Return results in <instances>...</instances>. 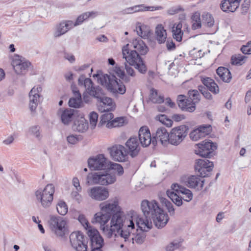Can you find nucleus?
I'll return each mask as SVG.
<instances>
[{"instance_id":"nucleus-1","label":"nucleus","mask_w":251,"mask_h":251,"mask_svg":"<svg viewBox=\"0 0 251 251\" xmlns=\"http://www.w3.org/2000/svg\"><path fill=\"white\" fill-rule=\"evenodd\" d=\"M135 230V223L133 219L126 220L123 212L114 214L111 219L110 226L103 227V232L110 238L113 233L122 241L128 242L130 239V232Z\"/></svg>"},{"instance_id":"nucleus-2","label":"nucleus","mask_w":251,"mask_h":251,"mask_svg":"<svg viewBox=\"0 0 251 251\" xmlns=\"http://www.w3.org/2000/svg\"><path fill=\"white\" fill-rule=\"evenodd\" d=\"M98 82L105 87L113 95H123L126 93V88L123 83L118 79L115 75H97Z\"/></svg>"},{"instance_id":"nucleus-3","label":"nucleus","mask_w":251,"mask_h":251,"mask_svg":"<svg viewBox=\"0 0 251 251\" xmlns=\"http://www.w3.org/2000/svg\"><path fill=\"white\" fill-rule=\"evenodd\" d=\"M106 170L104 172L89 174L86 183L88 185L96 184L103 186L114 183L117 180L115 173L109 169Z\"/></svg>"},{"instance_id":"nucleus-4","label":"nucleus","mask_w":251,"mask_h":251,"mask_svg":"<svg viewBox=\"0 0 251 251\" xmlns=\"http://www.w3.org/2000/svg\"><path fill=\"white\" fill-rule=\"evenodd\" d=\"M129 44H127L122 48V54L126 62L134 66L141 74H145L147 68L141 57V54L129 49Z\"/></svg>"},{"instance_id":"nucleus-5","label":"nucleus","mask_w":251,"mask_h":251,"mask_svg":"<svg viewBox=\"0 0 251 251\" xmlns=\"http://www.w3.org/2000/svg\"><path fill=\"white\" fill-rule=\"evenodd\" d=\"M54 193V187L51 184H48L44 189L36 191L35 196L38 201L45 208L49 207L51 204Z\"/></svg>"},{"instance_id":"nucleus-6","label":"nucleus","mask_w":251,"mask_h":251,"mask_svg":"<svg viewBox=\"0 0 251 251\" xmlns=\"http://www.w3.org/2000/svg\"><path fill=\"white\" fill-rule=\"evenodd\" d=\"M78 85L84 86L87 93L98 100L104 95L103 90L100 86H93V82L91 79L86 78L84 75H81L78 78Z\"/></svg>"},{"instance_id":"nucleus-7","label":"nucleus","mask_w":251,"mask_h":251,"mask_svg":"<svg viewBox=\"0 0 251 251\" xmlns=\"http://www.w3.org/2000/svg\"><path fill=\"white\" fill-rule=\"evenodd\" d=\"M187 126L182 125L173 128L169 132V144L179 145L187 135Z\"/></svg>"},{"instance_id":"nucleus-8","label":"nucleus","mask_w":251,"mask_h":251,"mask_svg":"<svg viewBox=\"0 0 251 251\" xmlns=\"http://www.w3.org/2000/svg\"><path fill=\"white\" fill-rule=\"evenodd\" d=\"M195 148L196 154L203 157L210 158L217 149V145L210 141H203L196 144Z\"/></svg>"},{"instance_id":"nucleus-9","label":"nucleus","mask_w":251,"mask_h":251,"mask_svg":"<svg viewBox=\"0 0 251 251\" xmlns=\"http://www.w3.org/2000/svg\"><path fill=\"white\" fill-rule=\"evenodd\" d=\"M72 248L76 251H87V238L80 231L72 232L70 235Z\"/></svg>"},{"instance_id":"nucleus-10","label":"nucleus","mask_w":251,"mask_h":251,"mask_svg":"<svg viewBox=\"0 0 251 251\" xmlns=\"http://www.w3.org/2000/svg\"><path fill=\"white\" fill-rule=\"evenodd\" d=\"M110 161L102 154L90 157L88 160L89 168L92 170L108 169Z\"/></svg>"},{"instance_id":"nucleus-11","label":"nucleus","mask_w":251,"mask_h":251,"mask_svg":"<svg viewBox=\"0 0 251 251\" xmlns=\"http://www.w3.org/2000/svg\"><path fill=\"white\" fill-rule=\"evenodd\" d=\"M49 224L56 236L63 237L65 235L66 221L63 218L51 216L49 221Z\"/></svg>"},{"instance_id":"nucleus-12","label":"nucleus","mask_w":251,"mask_h":251,"mask_svg":"<svg viewBox=\"0 0 251 251\" xmlns=\"http://www.w3.org/2000/svg\"><path fill=\"white\" fill-rule=\"evenodd\" d=\"M11 65L17 75H24L28 71L31 63L30 62L22 58V56L16 54L13 57Z\"/></svg>"},{"instance_id":"nucleus-13","label":"nucleus","mask_w":251,"mask_h":251,"mask_svg":"<svg viewBox=\"0 0 251 251\" xmlns=\"http://www.w3.org/2000/svg\"><path fill=\"white\" fill-rule=\"evenodd\" d=\"M195 170L201 177H206L209 176L213 170L214 164L212 162L207 159H196L195 162Z\"/></svg>"},{"instance_id":"nucleus-14","label":"nucleus","mask_w":251,"mask_h":251,"mask_svg":"<svg viewBox=\"0 0 251 251\" xmlns=\"http://www.w3.org/2000/svg\"><path fill=\"white\" fill-rule=\"evenodd\" d=\"M142 211L145 217H152L154 214L160 211V207L156 201L143 200L141 203Z\"/></svg>"},{"instance_id":"nucleus-15","label":"nucleus","mask_w":251,"mask_h":251,"mask_svg":"<svg viewBox=\"0 0 251 251\" xmlns=\"http://www.w3.org/2000/svg\"><path fill=\"white\" fill-rule=\"evenodd\" d=\"M87 193L91 198L98 201H104L109 196L108 189L102 186L91 188L87 190Z\"/></svg>"},{"instance_id":"nucleus-16","label":"nucleus","mask_w":251,"mask_h":251,"mask_svg":"<svg viewBox=\"0 0 251 251\" xmlns=\"http://www.w3.org/2000/svg\"><path fill=\"white\" fill-rule=\"evenodd\" d=\"M169 133L164 127H158L152 137V144L155 145L159 142L163 146H167L169 144Z\"/></svg>"},{"instance_id":"nucleus-17","label":"nucleus","mask_w":251,"mask_h":251,"mask_svg":"<svg viewBox=\"0 0 251 251\" xmlns=\"http://www.w3.org/2000/svg\"><path fill=\"white\" fill-rule=\"evenodd\" d=\"M87 234L90 238L92 249H101L103 245V239L99 231L91 228L87 231Z\"/></svg>"},{"instance_id":"nucleus-18","label":"nucleus","mask_w":251,"mask_h":251,"mask_svg":"<svg viewBox=\"0 0 251 251\" xmlns=\"http://www.w3.org/2000/svg\"><path fill=\"white\" fill-rule=\"evenodd\" d=\"M42 90V87L40 86L34 87L30 91L29 94V106L32 111L36 110L38 104L40 102V93Z\"/></svg>"},{"instance_id":"nucleus-19","label":"nucleus","mask_w":251,"mask_h":251,"mask_svg":"<svg viewBox=\"0 0 251 251\" xmlns=\"http://www.w3.org/2000/svg\"><path fill=\"white\" fill-rule=\"evenodd\" d=\"M110 156L117 161H125L126 156L125 148L121 145H115L109 149Z\"/></svg>"},{"instance_id":"nucleus-20","label":"nucleus","mask_w":251,"mask_h":251,"mask_svg":"<svg viewBox=\"0 0 251 251\" xmlns=\"http://www.w3.org/2000/svg\"><path fill=\"white\" fill-rule=\"evenodd\" d=\"M211 130L209 125L200 126L198 128L193 130L189 134L190 138L194 141H197L208 135Z\"/></svg>"},{"instance_id":"nucleus-21","label":"nucleus","mask_w":251,"mask_h":251,"mask_svg":"<svg viewBox=\"0 0 251 251\" xmlns=\"http://www.w3.org/2000/svg\"><path fill=\"white\" fill-rule=\"evenodd\" d=\"M74 26V22L71 20L63 21L55 27L53 35L55 37H59L65 34Z\"/></svg>"},{"instance_id":"nucleus-22","label":"nucleus","mask_w":251,"mask_h":251,"mask_svg":"<svg viewBox=\"0 0 251 251\" xmlns=\"http://www.w3.org/2000/svg\"><path fill=\"white\" fill-rule=\"evenodd\" d=\"M100 210L106 214H108L111 216L115 213L121 212V208L119 206L118 201H114L112 202L106 201L101 203L100 204Z\"/></svg>"},{"instance_id":"nucleus-23","label":"nucleus","mask_w":251,"mask_h":251,"mask_svg":"<svg viewBox=\"0 0 251 251\" xmlns=\"http://www.w3.org/2000/svg\"><path fill=\"white\" fill-rule=\"evenodd\" d=\"M151 218L154 225L158 228H162L164 227L169 219L168 214L165 213L161 208H160V211L152 216Z\"/></svg>"},{"instance_id":"nucleus-24","label":"nucleus","mask_w":251,"mask_h":251,"mask_svg":"<svg viewBox=\"0 0 251 251\" xmlns=\"http://www.w3.org/2000/svg\"><path fill=\"white\" fill-rule=\"evenodd\" d=\"M98 101H100L99 110L101 112H109L115 109L116 104L110 98L104 96Z\"/></svg>"},{"instance_id":"nucleus-25","label":"nucleus","mask_w":251,"mask_h":251,"mask_svg":"<svg viewBox=\"0 0 251 251\" xmlns=\"http://www.w3.org/2000/svg\"><path fill=\"white\" fill-rule=\"evenodd\" d=\"M139 139L143 147H148L152 142L150 131L147 126L141 127L138 133Z\"/></svg>"},{"instance_id":"nucleus-26","label":"nucleus","mask_w":251,"mask_h":251,"mask_svg":"<svg viewBox=\"0 0 251 251\" xmlns=\"http://www.w3.org/2000/svg\"><path fill=\"white\" fill-rule=\"evenodd\" d=\"M204 181V179L200 178L198 176H191L184 180V183L189 188L200 191L203 188Z\"/></svg>"},{"instance_id":"nucleus-27","label":"nucleus","mask_w":251,"mask_h":251,"mask_svg":"<svg viewBox=\"0 0 251 251\" xmlns=\"http://www.w3.org/2000/svg\"><path fill=\"white\" fill-rule=\"evenodd\" d=\"M126 146L128 149V153L132 157L138 155L140 148L136 137H131L126 142Z\"/></svg>"},{"instance_id":"nucleus-28","label":"nucleus","mask_w":251,"mask_h":251,"mask_svg":"<svg viewBox=\"0 0 251 251\" xmlns=\"http://www.w3.org/2000/svg\"><path fill=\"white\" fill-rule=\"evenodd\" d=\"M130 49L135 50L141 55H145L148 51V48L145 43L140 38L133 39L130 44Z\"/></svg>"},{"instance_id":"nucleus-29","label":"nucleus","mask_w":251,"mask_h":251,"mask_svg":"<svg viewBox=\"0 0 251 251\" xmlns=\"http://www.w3.org/2000/svg\"><path fill=\"white\" fill-rule=\"evenodd\" d=\"M171 188L178 194H182V196L181 197L183 200L189 202L193 199V194L191 191L178 184H173Z\"/></svg>"},{"instance_id":"nucleus-30","label":"nucleus","mask_w":251,"mask_h":251,"mask_svg":"<svg viewBox=\"0 0 251 251\" xmlns=\"http://www.w3.org/2000/svg\"><path fill=\"white\" fill-rule=\"evenodd\" d=\"M110 215L108 214H106L102 211L98 212L94 215V218L92 222L93 223H99L100 225V228L103 231V227H109V226L106 225L109 221L110 218Z\"/></svg>"},{"instance_id":"nucleus-31","label":"nucleus","mask_w":251,"mask_h":251,"mask_svg":"<svg viewBox=\"0 0 251 251\" xmlns=\"http://www.w3.org/2000/svg\"><path fill=\"white\" fill-rule=\"evenodd\" d=\"M241 0H224L222 1L221 8L226 12H234L239 6Z\"/></svg>"},{"instance_id":"nucleus-32","label":"nucleus","mask_w":251,"mask_h":251,"mask_svg":"<svg viewBox=\"0 0 251 251\" xmlns=\"http://www.w3.org/2000/svg\"><path fill=\"white\" fill-rule=\"evenodd\" d=\"M149 217L145 218L138 217L136 219V225L137 227L139 228L142 231H148L152 227V222Z\"/></svg>"},{"instance_id":"nucleus-33","label":"nucleus","mask_w":251,"mask_h":251,"mask_svg":"<svg viewBox=\"0 0 251 251\" xmlns=\"http://www.w3.org/2000/svg\"><path fill=\"white\" fill-rule=\"evenodd\" d=\"M62 123L65 125H69L74 117V110L71 109H60L58 112Z\"/></svg>"},{"instance_id":"nucleus-34","label":"nucleus","mask_w":251,"mask_h":251,"mask_svg":"<svg viewBox=\"0 0 251 251\" xmlns=\"http://www.w3.org/2000/svg\"><path fill=\"white\" fill-rule=\"evenodd\" d=\"M201 81L207 88L212 93L217 94L219 92V87L214 80L210 77H201Z\"/></svg>"},{"instance_id":"nucleus-35","label":"nucleus","mask_w":251,"mask_h":251,"mask_svg":"<svg viewBox=\"0 0 251 251\" xmlns=\"http://www.w3.org/2000/svg\"><path fill=\"white\" fill-rule=\"evenodd\" d=\"M155 39L159 44L165 43L166 40L167 34L166 30L162 25H158L155 28Z\"/></svg>"},{"instance_id":"nucleus-36","label":"nucleus","mask_w":251,"mask_h":251,"mask_svg":"<svg viewBox=\"0 0 251 251\" xmlns=\"http://www.w3.org/2000/svg\"><path fill=\"white\" fill-rule=\"evenodd\" d=\"M135 31L139 36L144 39L148 38L151 34L150 27L140 23L136 24Z\"/></svg>"},{"instance_id":"nucleus-37","label":"nucleus","mask_w":251,"mask_h":251,"mask_svg":"<svg viewBox=\"0 0 251 251\" xmlns=\"http://www.w3.org/2000/svg\"><path fill=\"white\" fill-rule=\"evenodd\" d=\"M182 27V25L180 22L175 23L172 27L173 36L178 42L181 41L182 39L183 32L181 30Z\"/></svg>"},{"instance_id":"nucleus-38","label":"nucleus","mask_w":251,"mask_h":251,"mask_svg":"<svg viewBox=\"0 0 251 251\" xmlns=\"http://www.w3.org/2000/svg\"><path fill=\"white\" fill-rule=\"evenodd\" d=\"M217 74L224 82L228 83L231 79V75L229 70L223 67H219L217 69Z\"/></svg>"},{"instance_id":"nucleus-39","label":"nucleus","mask_w":251,"mask_h":251,"mask_svg":"<svg viewBox=\"0 0 251 251\" xmlns=\"http://www.w3.org/2000/svg\"><path fill=\"white\" fill-rule=\"evenodd\" d=\"M74 97L71 98L68 104L70 107L74 108H79L82 104V99L80 93L78 91L73 90Z\"/></svg>"},{"instance_id":"nucleus-40","label":"nucleus","mask_w":251,"mask_h":251,"mask_svg":"<svg viewBox=\"0 0 251 251\" xmlns=\"http://www.w3.org/2000/svg\"><path fill=\"white\" fill-rule=\"evenodd\" d=\"M88 128V123L87 121L82 117H81L78 120L75 121L73 126L74 130L78 132H83Z\"/></svg>"},{"instance_id":"nucleus-41","label":"nucleus","mask_w":251,"mask_h":251,"mask_svg":"<svg viewBox=\"0 0 251 251\" xmlns=\"http://www.w3.org/2000/svg\"><path fill=\"white\" fill-rule=\"evenodd\" d=\"M166 194L172 201L177 206H180L182 204V197L179 196L177 192L172 190H168L166 191Z\"/></svg>"},{"instance_id":"nucleus-42","label":"nucleus","mask_w":251,"mask_h":251,"mask_svg":"<svg viewBox=\"0 0 251 251\" xmlns=\"http://www.w3.org/2000/svg\"><path fill=\"white\" fill-rule=\"evenodd\" d=\"M134 231V230H133L132 232H130V239H129V240H128V242L123 241L126 245L129 244L131 242H132V243H133L134 241H135L136 243L139 244H141L144 242L146 237L145 234L143 231H142L141 233H138L135 236L133 237L131 236V233Z\"/></svg>"},{"instance_id":"nucleus-43","label":"nucleus","mask_w":251,"mask_h":251,"mask_svg":"<svg viewBox=\"0 0 251 251\" xmlns=\"http://www.w3.org/2000/svg\"><path fill=\"white\" fill-rule=\"evenodd\" d=\"M247 57L241 54H235L231 57V63L232 65L241 66L245 63Z\"/></svg>"},{"instance_id":"nucleus-44","label":"nucleus","mask_w":251,"mask_h":251,"mask_svg":"<svg viewBox=\"0 0 251 251\" xmlns=\"http://www.w3.org/2000/svg\"><path fill=\"white\" fill-rule=\"evenodd\" d=\"M125 123V119L123 117H118L106 124V127L108 128L122 126Z\"/></svg>"},{"instance_id":"nucleus-45","label":"nucleus","mask_w":251,"mask_h":251,"mask_svg":"<svg viewBox=\"0 0 251 251\" xmlns=\"http://www.w3.org/2000/svg\"><path fill=\"white\" fill-rule=\"evenodd\" d=\"M114 116L113 114L111 112H106L102 114L100 117V121L98 124V126H101L104 125H106L108 122H110L113 119Z\"/></svg>"},{"instance_id":"nucleus-46","label":"nucleus","mask_w":251,"mask_h":251,"mask_svg":"<svg viewBox=\"0 0 251 251\" xmlns=\"http://www.w3.org/2000/svg\"><path fill=\"white\" fill-rule=\"evenodd\" d=\"M150 99L153 103H160L164 101L163 97L158 96L157 91L154 89L151 90Z\"/></svg>"},{"instance_id":"nucleus-47","label":"nucleus","mask_w":251,"mask_h":251,"mask_svg":"<svg viewBox=\"0 0 251 251\" xmlns=\"http://www.w3.org/2000/svg\"><path fill=\"white\" fill-rule=\"evenodd\" d=\"M160 201L164 205L171 216L175 215V208L172 203L164 198H160Z\"/></svg>"},{"instance_id":"nucleus-48","label":"nucleus","mask_w":251,"mask_h":251,"mask_svg":"<svg viewBox=\"0 0 251 251\" xmlns=\"http://www.w3.org/2000/svg\"><path fill=\"white\" fill-rule=\"evenodd\" d=\"M108 169L111 171H115L119 176H121L124 173V169L121 165L110 162Z\"/></svg>"},{"instance_id":"nucleus-49","label":"nucleus","mask_w":251,"mask_h":251,"mask_svg":"<svg viewBox=\"0 0 251 251\" xmlns=\"http://www.w3.org/2000/svg\"><path fill=\"white\" fill-rule=\"evenodd\" d=\"M183 107H180L182 110L189 112H192L196 109L195 104L190 100L185 99L183 102Z\"/></svg>"},{"instance_id":"nucleus-50","label":"nucleus","mask_w":251,"mask_h":251,"mask_svg":"<svg viewBox=\"0 0 251 251\" xmlns=\"http://www.w3.org/2000/svg\"><path fill=\"white\" fill-rule=\"evenodd\" d=\"M56 209L59 214L65 215L68 212V206L64 201H60L56 205Z\"/></svg>"},{"instance_id":"nucleus-51","label":"nucleus","mask_w":251,"mask_h":251,"mask_svg":"<svg viewBox=\"0 0 251 251\" xmlns=\"http://www.w3.org/2000/svg\"><path fill=\"white\" fill-rule=\"evenodd\" d=\"M202 22L206 26L212 27L214 25V20L212 15L209 13H204L202 16Z\"/></svg>"},{"instance_id":"nucleus-52","label":"nucleus","mask_w":251,"mask_h":251,"mask_svg":"<svg viewBox=\"0 0 251 251\" xmlns=\"http://www.w3.org/2000/svg\"><path fill=\"white\" fill-rule=\"evenodd\" d=\"M189 96L191 101L195 105L200 100L201 96L199 92L196 90H190L188 92Z\"/></svg>"},{"instance_id":"nucleus-53","label":"nucleus","mask_w":251,"mask_h":251,"mask_svg":"<svg viewBox=\"0 0 251 251\" xmlns=\"http://www.w3.org/2000/svg\"><path fill=\"white\" fill-rule=\"evenodd\" d=\"M89 117L91 127L92 129H93L97 125L98 114L96 112L93 111L89 114Z\"/></svg>"},{"instance_id":"nucleus-54","label":"nucleus","mask_w":251,"mask_h":251,"mask_svg":"<svg viewBox=\"0 0 251 251\" xmlns=\"http://www.w3.org/2000/svg\"><path fill=\"white\" fill-rule=\"evenodd\" d=\"M181 246V242L177 240L173 241L168 244L165 247L166 251H174L179 248Z\"/></svg>"},{"instance_id":"nucleus-55","label":"nucleus","mask_w":251,"mask_h":251,"mask_svg":"<svg viewBox=\"0 0 251 251\" xmlns=\"http://www.w3.org/2000/svg\"><path fill=\"white\" fill-rule=\"evenodd\" d=\"M29 132L31 135H33L38 139L41 138L40 126H31L29 128Z\"/></svg>"},{"instance_id":"nucleus-56","label":"nucleus","mask_w":251,"mask_h":251,"mask_svg":"<svg viewBox=\"0 0 251 251\" xmlns=\"http://www.w3.org/2000/svg\"><path fill=\"white\" fill-rule=\"evenodd\" d=\"M78 220L81 223V224L84 226V227L85 229H88V230L91 228H92L89 226V223L84 215H79L78 217Z\"/></svg>"},{"instance_id":"nucleus-57","label":"nucleus","mask_w":251,"mask_h":251,"mask_svg":"<svg viewBox=\"0 0 251 251\" xmlns=\"http://www.w3.org/2000/svg\"><path fill=\"white\" fill-rule=\"evenodd\" d=\"M82 14L84 21H86L89 18L94 19L96 18L99 15V12L96 11H91L84 12Z\"/></svg>"},{"instance_id":"nucleus-58","label":"nucleus","mask_w":251,"mask_h":251,"mask_svg":"<svg viewBox=\"0 0 251 251\" xmlns=\"http://www.w3.org/2000/svg\"><path fill=\"white\" fill-rule=\"evenodd\" d=\"M241 50L245 54H251V41L248 42L246 45H243L241 48Z\"/></svg>"},{"instance_id":"nucleus-59","label":"nucleus","mask_w":251,"mask_h":251,"mask_svg":"<svg viewBox=\"0 0 251 251\" xmlns=\"http://www.w3.org/2000/svg\"><path fill=\"white\" fill-rule=\"evenodd\" d=\"M79 192L76 190V191H73L71 194V198L78 203L81 202L82 200V197L79 194Z\"/></svg>"},{"instance_id":"nucleus-60","label":"nucleus","mask_w":251,"mask_h":251,"mask_svg":"<svg viewBox=\"0 0 251 251\" xmlns=\"http://www.w3.org/2000/svg\"><path fill=\"white\" fill-rule=\"evenodd\" d=\"M128 63H125V68L126 70V73L130 76L132 77H134L135 76V72L134 69L131 67V65L129 64H127Z\"/></svg>"},{"instance_id":"nucleus-61","label":"nucleus","mask_w":251,"mask_h":251,"mask_svg":"<svg viewBox=\"0 0 251 251\" xmlns=\"http://www.w3.org/2000/svg\"><path fill=\"white\" fill-rule=\"evenodd\" d=\"M68 143L72 145L76 144L78 141V136L76 135H70L67 138Z\"/></svg>"},{"instance_id":"nucleus-62","label":"nucleus","mask_w":251,"mask_h":251,"mask_svg":"<svg viewBox=\"0 0 251 251\" xmlns=\"http://www.w3.org/2000/svg\"><path fill=\"white\" fill-rule=\"evenodd\" d=\"M147 7L145 6L144 4H140V5H136L132 6L133 12H138L141 11H148L147 10Z\"/></svg>"},{"instance_id":"nucleus-63","label":"nucleus","mask_w":251,"mask_h":251,"mask_svg":"<svg viewBox=\"0 0 251 251\" xmlns=\"http://www.w3.org/2000/svg\"><path fill=\"white\" fill-rule=\"evenodd\" d=\"M250 4V1L249 0H245L243 3L242 4L241 9L242 13L246 14L247 13Z\"/></svg>"},{"instance_id":"nucleus-64","label":"nucleus","mask_w":251,"mask_h":251,"mask_svg":"<svg viewBox=\"0 0 251 251\" xmlns=\"http://www.w3.org/2000/svg\"><path fill=\"white\" fill-rule=\"evenodd\" d=\"M14 140L13 135H9L5 138L2 141V144L4 145H9L12 144Z\"/></svg>"}]
</instances>
